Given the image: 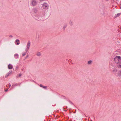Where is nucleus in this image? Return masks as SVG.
<instances>
[{
	"instance_id": "nucleus-1",
	"label": "nucleus",
	"mask_w": 121,
	"mask_h": 121,
	"mask_svg": "<svg viewBox=\"0 0 121 121\" xmlns=\"http://www.w3.org/2000/svg\"><path fill=\"white\" fill-rule=\"evenodd\" d=\"M44 13L41 12L38 13L35 16V18L39 21H43L45 19Z\"/></svg>"
},
{
	"instance_id": "nucleus-2",
	"label": "nucleus",
	"mask_w": 121,
	"mask_h": 121,
	"mask_svg": "<svg viewBox=\"0 0 121 121\" xmlns=\"http://www.w3.org/2000/svg\"><path fill=\"white\" fill-rule=\"evenodd\" d=\"M42 7L44 9H48L49 6L48 4L46 3H44L43 4Z\"/></svg>"
},
{
	"instance_id": "nucleus-3",
	"label": "nucleus",
	"mask_w": 121,
	"mask_h": 121,
	"mask_svg": "<svg viewBox=\"0 0 121 121\" xmlns=\"http://www.w3.org/2000/svg\"><path fill=\"white\" fill-rule=\"evenodd\" d=\"M38 2L36 0H32L31 1L32 5L33 6H35L37 5Z\"/></svg>"
},
{
	"instance_id": "nucleus-4",
	"label": "nucleus",
	"mask_w": 121,
	"mask_h": 121,
	"mask_svg": "<svg viewBox=\"0 0 121 121\" xmlns=\"http://www.w3.org/2000/svg\"><path fill=\"white\" fill-rule=\"evenodd\" d=\"M30 41H29L27 45V48L29 49L30 47Z\"/></svg>"
},
{
	"instance_id": "nucleus-5",
	"label": "nucleus",
	"mask_w": 121,
	"mask_h": 121,
	"mask_svg": "<svg viewBox=\"0 0 121 121\" xmlns=\"http://www.w3.org/2000/svg\"><path fill=\"white\" fill-rule=\"evenodd\" d=\"M8 67L9 69H12L13 67L11 64H9L8 65Z\"/></svg>"
},
{
	"instance_id": "nucleus-6",
	"label": "nucleus",
	"mask_w": 121,
	"mask_h": 121,
	"mask_svg": "<svg viewBox=\"0 0 121 121\" xmlns=\"http://www.w3.org/2000/svg\"><path fill=\"white\" fill-rule=\"evenodd\" d=\"M38 9L36 8H34L33 9V11L35 13H36L38 10Z\"/></svg>"
},
{
	"instance_id": "nucleus-7",
	"label": "nucleus",
	"mask_w": 121,
	"mask_h": 121,
	"mask_svg": "<svg viewBox=\"0 0 121 121\" xmlns=\"http://www.w3.org/2000/svg\"><path fill=\"white\" fill-rule=\"evenodd\" d=\"M14 56L16 59H17L19 57V55L17 54H14Z\"/></svg>"
},
{
	"instance_id": "nucleus-8",
	"label": "nucleus",
	"mask_w": 121,
	"mask_h": 121,
	"mask_svg": "<svg viewBox=\"0 0 121 121\" xmlns=\"http://www.w3.org/2000/svg\"><path fill=\"white\" fill-rule=\"evenodd\" d=\"M117 75L118 76H121V70L118 72L117 73Z\"/></svg>"
},
{
	"instance_id": "nucleus-9",
	"label": "nucleus",
	"mask_w": 121,
	"mask_h": 121,
	"mask_svg": "<svg viewBox=\"0 0 121 121\" xmlns=\"http://www.w3.org/2000/svg\"><path fill=\"white\" fill-rule=\"evenodd\" d=\"M121 58V57L119 56H116L115 57V59H118V60H119V59H120Z\"/></svg>"
},
{
	"instance_id": "nucleus-10",
	"label": "nucleus",
	"mask_w": 121,
	"mask_h": 121,
	"mask_svg": "<svg viewBox=\"0 0 121 121\" xmlns=\"http://www.w3.org/2000/svg\"><path fill=\"white\" fill-rule=\"evenodd\" d=\"M92 61L91 60H90L88 62V64L89 65H90L92 62Z\"/></svg>"
},
{
	"instance_id": "nucleus-11",
	"label": "nucleus",
	"mask_w": 121,
	"mask_h": 121,
	"mask_svg": "<svg viewBox=\"0 0 121 121\" xmlns=\"http://www.w3.org/2000/svg\"><path fill=\"white\" fill-rule=\"evenodd\" d=\"M120 13H118L116 15H115V18H116L119 17L120 15Z\"/></svg>"
},
{
	"instance_id": "nucleus-12",
	"label": "nucleus",
	"mask_w": 121,
	"mask_h": 121,
	"mask_svg": "<svg viewBox=\"0 0 121 121\" xmlns=\"http://www.w3.org/2000/svg\"><path fill=\"white\" fill-rule=\"evenodd\" d=\"M69 25H70V26H72L73 25V24L72 23V21H70L69 22Z\"/></svg>"
},
{
	"instance_id": "nucleus-13",
	"label": "nucleus",
	"mask_w": 121,
	"mask_h": 121,
	"mask_svg": "<svg viewBox=\"0 0 121 121\" xmlns=\"http://www.w3.org/2000/svg\"><path fill=\"white\" fill-rule=\"evenodd\" d=\"M19 41V40L18 39H16V41L15 42H17V45H18L19 44V43H18V42Z\"/></svg>"
},
{
	"instance_id": "nucleus-14",
	"label": "nucleus",
	"mask_w": 121,
	"mask_h": 121,
	"mask_svg": "<svg viewBox=\"0 0 121 121\" xmlns=\"http://www.w3.org/2000/svg\"><path fill=\"white\" fill-rule=\"evenodd\" d=\"M36 55L37 56H41V54L40 52H38L37 53Z\"/></svg>"
},
{
	"instance_id": "nucleus-15",
	"label": "nucleus",
	"mask_w": 121,
	"mask_h": 121,
	"mask_svg": "<svg viewBox=\"0 0 121 121\" xmlns=\"http://www.w3.org/2000/svg\"><path fill=\"white\" fill-rule=\"evenodd\" d=\"M117 67L119 68H121V63L119 65H118Z\"/></svg>"
},
{
	"instance_id": "nucleus-16",
	"label": "nucleus",
	"mask_w": 121,
	"mask_h": 121,
	"mask_svg": "<svg viewBox=\"0 0 121 121\" xmlns=\"http://www.w3.org/2000/svg\"><path fill=\"white\" fill-rule=\"evenodd\" d=\"M26 52H24L22 54V55L23 56H24L26 54Z\"/></svg>"
},
{
	"instance_id": "nucleus-17",
	"label": "nucleus",
	"mask_w": 121,
	"mask_h": 121,
	"mask_svg": "<svg viewBox=\"0 0 121 121\" xmlns=\"http://www.w3.org/2000/svg\"><path fill=\"white\" fill-rule=\"evenodd\" d=\"M67 26V25L66 24L65 25L63 26V28L64 29Z\"/></svg>"
},
{
	"instance_id": "nucleus-18",
	"label": "nucleus",
	"mask_w": 121,
	"mask_h": 121,
	"mask_svg": "<svg viewBox=\"0 0 121 121\" xmlns=\"http://www.w3.org/2000/svg\"><path fill=\"white\" fill-rule=\"evenodd\" d=\"M12 71H9L7 73L9 74H9H10L12 73Z\"/></svg>"
},
{
	"instance_id": "nucleus-19",
	"label": "nucleus",
	"mask_w": 121,
	"mask_h": 121,
	"mask_svg": "<svg viewBox=\"0 0 121 121\" xmlns=\"http://www.w3.org/2000/svg\"><path fill=\"white\" fill-rule=\"evenodd\" d=\"M42 88L45 89H47V87L46 86H43V87Z\"/></svg>"
},
{
	"instance_id": "nucleus-20",
	"label": "nucleus",
	"mask_w": 121,
	"mask_h": 121,
	"mask_svg": "<svg viewBox=\"0 0 121 121\" xmlns=\"http://www.w3.org/2000/svg\"><path fill=\"white\" fill-rule=\"evenodd\" d=\"M9 76V75L8 73H7L5 76V77L7 78Z\"/></svg>"
},
{
	"instance_id": "nucleus-21",
	"label": "nucleus",
	"mask_w": 121,
	"mask_h": 121,
	"mask_svg": "<svg viewBox=\"0 0 121 121\" xmlns=\"http://www.w3.org/2000/svg\"><path fill=\"white\" fill-rule=\"evenodd\" d=\"M39 86L40 87H43V86L41 84H40Z\"/></svg>"
},
{
	"instance_id": "nucleus-22",
	"label": "nucleus",
	"mask_w": 121,
	"mask_h": 121,
	"mask_svg": "<svg viewBox=\"0 0 121 121\" xmlns=\"http://www.w3.org/2000/svg\"><path fill=\"white\" fill-rule=\"evenodd\" d=\"M29 56L28 55H27L26 57L25 58V59H26Z\"/></svg>"
},
{
	"instance_id": "nucleus-23",
	"label": "nucleus",
	"mask_w": 121,
	"mask_h": 121,
	"mask_svg": "<svg viewBox=\"0 0 121 121\" xmlns=\"http://www.w3.org/2000/svg\"><path fill=\"white\" fill-rule=\"evenodd\" d=\"M114 60L115 61H116L117 60H118V59H115V58H114Z\"/></svg>"
},
{
	"instance_id": "nucleus-24",
	"label": "nucleus",
	"mask_w": 121,
	"mask_h": 121,
	"mask_svg": "<svg viewBox=\"0 0 121 121\" xmlns=\"http://www.w3.org/2000/svg\"><path fill=\"white\" fill-rule=\"evenodd\" d=\"M13 37V36L12 35H10V36H9V37Z\"/></svg>"
},
{
	"instance_id": "nucleus-25",
	"label": "nucleus",
	"mask_w": 121,
	"mask_h": 121,
	"mask_svg": "<svg viewBox=\"0 0 121 121\" xmlns=\"http://www.w3.org/2000/svg\"><path fill=\"white\" fill-rule=\"evenodd\" d=\"M21 76V74H19V76L20 77Z\"/></svg>"
},
{
	"instance_id": "nucleus-26",
	"label": "nucleus",
	"mask_w": 121,
	"mask_h": 121,
	"mask_svg": "<svg viewBox=\"0 0 121 121\" xmlns=\"http://www.w3.org/2000/svg\"><path fill=\"white\" fill-rule=\"evenodd\" d=\"M8 91V89H7L5 90V92H7V91Z\"/></svg>"
},
{
	"instance_id": "nucleus-27",
	"label": "nucleus",
	"mask_w": 121,
	"mask_h": 121,
	"mask_svg": "<svg viewBox=\"0 0 121 121\" xmlns=\"http://www.w3.org/2000/svg\"><path fill=\"white\" fill-rule=\"evenodd\" d=\"M10 86H11V85H9V88L10 87Z\"/></svg>"
},
{
	"instance_id": "nucleus-28",
	"label": "nucleus",
	"mask_w": 121,
	"mask_h": 121,
	"mask_svg": "<svg viewBox=\"0 0 121 121\" xmlns=\"http://www.w3.org/2000/svg\"><path fill=\"white\" fill-rule=\"evenodd\" d=\"M18 68V67L17 66L16 69H17Z\"/></svg>"
},
{
	"instance_id": "nucleus-29",
	"label": "nucleus",
	"mask_w": 121,
	"mask_h": 121,
	"mask_svg": "<svg viewBox=\"0 0 121 121\" xmlns=\"http://www.w3.org/2000/svg\"><path fill=\"white\" fill-rule=\"evenodd\" d=\"M115 70H114L113 71V72H115Z\"/></svg>"
},
{
	"instance_id": "nucleus-30",
	"label": "nucleus",
	"mask_w": 121,
	"mask_h": 121,
	"mask_svg": "<svg viewBox=\"0 0 121 121\" xmlns=\"http://www.w3.org/2000/svg\"><path fill=\"white\" fill-rule=\"evenodd\" d=\"M71 104H73V103L72 102H71Z\"/></svg>"
},
{
	"instance_id": "nucleus-31",
	"label": "nucleus",
	"mask_w": 121,
	"mask_h": 121,
	"mask_svg": "<svg viewBox=\"0 0 121 121\" xmlns=\"http://www.w3.org/2000/svg\"><path fill=\"white\" fill-rule=\"evenodd\" d=\"M91 121H93L92 120H91Z\"/></svg>"
},
{
	"instance_id": "nucleus-32",
	"label": "nucleus",
	"mask_w": 121,
	"mask_h": 121,
	"mask_svg": "<svg viewBox=\"0 0 121 121\" xmlns=\"http://www.w3.org/2000/svg\"><path fill=\"white\" fill-rule=\"evenodd\" d=\"M107 0V1H108V0Z\"/></svg>"
},
{
	"instance_id": "nucleus-33",
	"label": "nucleus",
	"mask_w": 121,
	"mask_h": 121,
	"mask_svg": "<svg viewBox=\"0 0 121 121\" xmlns=\"http://www.w3.org/2000/svg\"><path fill=\"white\" fill-rule=\"evenodd\" d=\"M26 50V49H25V50Z\"/></svg>"
}]
</instances>
